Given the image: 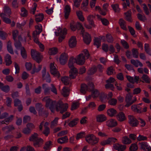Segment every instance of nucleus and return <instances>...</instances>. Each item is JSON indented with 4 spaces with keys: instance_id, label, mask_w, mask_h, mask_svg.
Returning <instances> with one entry per match:
<instances>
[{
    "instance_id": "obj_56",
    "label": "nucleus",
    "mask_w": 151,
    "mask_h": 151,
    "mask_svg": "<svg viewBox=\"0 0 151 151\" xmlns=\"http://www.w3.org/2000/svg\"><path fill=\"white\" fill-rule=\"evenodd\" d=\"M120 42L122 45L125 49H127L129 48V44L126 41L122 40H121Z\"/></svg>"
},
{
    "instance_id": "obj_62",
    "label": "nucleus",
    "mask_w": 151,
    "mask_h": 151,
    "mask_svg": "<svg viewBox=\"0 0 151 151\" xmlns=\"http://www.w3.org/2000/svg\"><path fill=\"white\" fill-rule=\"evenodd\" d=\"M137 17L139 20L143 22L146 20V18L145 16L144 15H142L140 14H137Z\"/></svg>"
},
{
    "instance_id": "obj_47",
    "label": "nucleus",
    "mask_w": 151,
    "mask_h": 151,
    "mask_svg": "<svg viewBox=\"0 0 151 151\" xmlns=\"http://www.w3.org/2000/svg\"><path fill=\"white\" fill-rule=\"evenodd\" d=\"M21 54L23 58L25 59L27 57L26 50L24 47H21L20 48Z\"/></svg>"
},
{
    "instance_id": "obj_59",
    "label": "nucleus",
    "mask_w": 151,
    "mask_h": 151,
    "mask_svg": "<svg viewBox=\"0 0 151 151\" xmlns=\"http://www.w3.org/2000/svg\"><path fill=\"white\" fill-rule=\"evenodd\" d=\"M147 139V137L146 136L141 134H139L138 137H137V139L139 141L146 140Z\"/></svg>"
},
{
    "instance_id": "obj_31",
    "label": "nucleus",
    "mask_w": 151,
    "mask_h": 151,
    "mask_svg": "<svg viewBox=\"0 0 151 151\" xmlns=\"http://www.w3.org/2000/svg\"><path fill=\"white\" fill-rule=\"evenodd\" d=\"M33 39L34 41L38 45L40 48V50L42 52L44 50V46L42 43H41L39 41L38 38H35Z\"/></svg>"
},
{
    "instance_id": "obj_53",
    "label": "nucleus",
    "mask_w": 151,
    "mask_h": 151,
    "mask_svg": "<svg viewBox=\"0 0 151 151\" xmlns=\"http://www.w3.org/2000/svg\"><path fill=\"white\" fill-rule=\"evenodd\" d=\"M78 119H75L70 121L68 124L69 126L70 127H73L77 124L78 121Z\"/></svg>"
},
{
    "instance_id": "obj_29",
    "label": "nucleus",
    "mask_w": 151,
    "mask_h": 151,
    "mask_svg": "<svg viewBox=\"0 0 151 151\" xmlns=\"http://www.w3.org/2000/svg\"><path fill=\"white\" fill-rule=\"evenodd\" d=\"M35 21L37 23L41 22L43 19L44 15L43 14L39 13L37 15H35Z\"/></svg>"
},
{
    "instance_id": "obj_18",
    "label": "nucleus",
    "mask_w": 151,
    "mask_h": 151,
    "mask_svg": "<svg viewBox=\"0 0 151 151\" xmlns=\"http://www.w3.org/2000/svg\"><path fill=\"white\" fill-rule=\"evenodd\" d=\"M42 88L44 90V93L45 95H50V88L46 83L42 85Z\"/></svg>"
},
{
    "instance_id": "obj_19",
    "label": "nucleus",
    "mask_w": 151,
    "mask_h": 151,
    "mask_svg": "<svg viewBox=\"0 0 151 151\" xmlns=\"http://www.w3.org/2000/svg\"><path fill=\"white\" fill-rule=\"evenodd\" d=\"M83 40L85 43L87 44H89L91 41V38L90 35L87 33H86L83 35Z\"/></svg>"
},
{
    "instance_id": "obj_3",
    "label": "nucleus",
    "mask_w": 151,
    "mask_h": 151,
    "mask_svg": "<svg viewBox=\"0 0 151 151\" xmlns=\"http://www.w3.org/2000/svg\"><path fill=\"white\" fill-rule=\"evenodd\" d=\"M42 105L40 103L36 104L35 107L36 109H38L39 115L40 116H45L47 117L48 114V111L42 107Z\"/></svg>"
},
{
    "instance_id": "obj_51",
    "label": "nucleus",
    "mask_w": 151,
    "mask_h": 151,
    "mask_svg": "<svg viewBox=\"0 0 151 151\" xmlns=\"http://www.w3.org/2000/svg\"><path fill=\"white\" fill-rule=\"evenodd\" d=\"M107 41L110 43H112L114 41L113 38L110 34H107L106 36Z\"/></svg>"
},
{
    "instance_id": "obj_64",
    "label": "nucleus",
    "mask_w": 151,
    "mask_h": 151,
    "mask_svg": "<svg viewBox=\"0 0 151 151\" xmlns=\"http://www.w3.org/2000/svg\"><path fill=\"white\" fill-rule=\"evenodd\" d=\"M45 129L43 132V133L44 134L45 136H47L50 133V129L47 126H45Z\"/></svg>"
},
{
    "instance_id": "obj_41",
    "label": "nucleus",
    "mask_w": 151,
    "mask_h": 151,
    "mask_svg": "<svg viewBox=\"0 0 151 151\" xmlns=\"http://www.w3.org/2000/svg\"><path fill=\"white\" fill-rule=\"evenodd\" d=\"M101 41L100 38L95 37L94 40V45L98 48L101 45Z\"/></svg>"
},
{
    "instance_id": "obj_37",
    "label": "nucleus",
    "mask_w": 151,
    "mask_h": 151,
    "mask_svg": "<svg viewBox=\"0 0 151 151\" xmlns=\"http://www.w3.org/2000/svg\"><path fill=\"white\" fill-rule=\"evenodd\" d=\"M97 70V68L96 66H93L88 70V73L89 75H91L94 74Z\"/></svg>"
},
{
    "instance_id": "obj_58",
    "label": "nucleus",
    "mask_w": 151,
    "mask_h": 151,
    "mask_svg": "<svg viewBox=\"0 0 151 151\" xmlns=\"http://www.w3.org/2000/svg\"><path fill=\"white\" fill-rule=\"evenodd\" d=\"M142 78L146 83H150V79L147 75H143Z\"/></svg>"
},
{
    "instance_id": "obj_7",
    "label": "nucleus",
    "mask_w": 151,
    "mask_h": 151,
    "mask_svg": "<svg viewBox=\"0 0 151 151\" xmlns=\"http://www.w3.org/2000/svg\"><path fill=\"white\" fill-rule=\"evenodd\" d=\"M76 63L79 65H83L85 62L86 58L83 54H80L74 58Z\"/></svg>"
},
{
    "instance_id": "obj_11",
    "label": "nucleus",
    "mask_w": 151,
    "mask_h": 151,
    "mask_svg": "<svg viewBox=\"0 0 151 151\" xmlns=\"http://www.w3.org/2000/svg\"><path fill=\"white\" fill-rule=\"evenodd\" d=\"M56 66L54 63H51L50 65V72L52 74L59 76L60 74L56 69Z\"/></svg>"
},
{
    "instance_id": "obj_8",
    "label": "nucleus",
    "mask_w": 151,
    "mask_h": 151,
    "mask_svg": "<svg viewBox=\"0 0 151 151\" xmlns=\"http://www.w3.org/2000/svg\"><path fill=\"white\" fill-rule=\"evenodd\" d=\"M42 78L43 80H45L47 82L50 83L51 80L50 75L48 72H46L45 67L43 68L42 72Z\"/></svg>"
},
{
    "instance_id": "obj_23",
    "label": "nucleus",
    "mask_w": 151,
    "mask_h": 151,
    "mask_svg": "<svg viewBox=\"0 0 151 151\" xmlns=\"http://www.w3.org/2000/svg\"><path fill=\"white\" fill-rule=\"evenodd\" d=\"M96 121L99 122H102L106 120V117L104 114H99L96 116Z\"/></svg>"
},
{
    "instance_id": "obj_16",
    "label": "nucleus",
    "mask_w": 151,
    "mask_h": 151,
    "mask_svg": "<svg viewBox=\"0 0 151 151\" xmlns=\"http://www.w3.org/2000/svg\"><path fill=\"white\" fill-rule=\"evenodd\" d=\"M131 109L134 112L137 113H142V108L138 105L134 104L131 106Z\"/></svg>"
},
{
    "instance_id": "obj_20",
    "label": "nucleus",
    "mask_w": 151,
    "mask_h": 151,
    "mask_svg": "<svg viewBox=\"0 0 151 151\" xmlns=\"http://www.w3.org/2000/svg\"><path fill=\"white\" fill-rule=\"evenodd\" d=\"M43 140L42 139L39 138L34 142L33 145L36 147H40L43 144Z\"/></svg>"
},
{
    "instance_id": "obj_48",
    "label": "nucleus",
    "mask_w": 151,
    "mask_h": 151,
    "mask_svg": "<svg viewBox=\"0 0 151 151\" xmlns=\"http://www.w3.org/2000/svg\"><path fill=\"white\" fill-rule=\"evenodd\" d=\"M132 51L133 57L135 58H137L139 55L138 50L137 49L133 48L132 49Z\"/></svg>"
},
{
    "instance_id": "obj_49",
    "label": "nucleus",
    "mask_w": 151,
    "mask_h": 151,
    "mask_svg": "<svg viewBox=\"0 0 151 151\" xmlns=\"http://www.w3.org/2000/svg\"><path fill=\"white\" fill-rule=\"evenodd\" d=\"M58 52L57 49L56 47H54L50 48L48 52L50 55H55Z\"/></svg>"
},
{
    "instance_id": "obj_9",
    "label": "nucleus",
    "mask_w": 151,
    "mask_h": 151,
    "mask_svg": "<svg viewBox=\"0 0 151 151\" xmlns=\"http://www.w3.org/2000/svg\"><path fill=\"white\" fill-rule=\"evenodd\" d=\"M132 96L130 93H128L126 95L125 100L126 103L125 105V107H128L134 103V101H132Z\"/></svg>"
},
{
    "instance_id": "obj_4",
    "label": "nucleus",
    "mask_w": 151,
    "mask_h": 151,
    "mask_svg": "<svg viewBox=\"0 0 151 151\" xmlns=\"http://www.w3.org/2000/svg\"><path fill=\"white\" fill-rule=\"evenodd\" d=\"M31 55L32 58L37 62L39 63L41 61L42 55L37 51L33 49L31 50Z\"/></svg>"
},
{
    "instance_id": "obj_44",
    "label": "nucleus",
    "mask_w": 151,
    "mask_h": 151,
    "mask_svg": "<svg viewBox=\"0 0 151 151\" xmlns=\"http://www.w3.org/2000/svg\"><path fill=\"white\" fill-rule=\"evenodd\" d=\"M76 13L77 16L79 19L81 21H84V18L82 12L81 11H77Z\"/></svg>"
},
{
    "instance_id": "obj_57",
    "label": "nucleus",
    "mask_w": 151,
    "mask_h": 151,
    "mask_svg": "<svg viewBox=\"0 0 151 151\" xmlns=\"http://www.w3.org/2000/svg\"><path fill=\"white\" fill-rule=\"evenodd\" d=\"M138 149V147L136 143H133L131 145L129 149L131 151H135Z\"/></svg>"
},
{
    "instance_id": "obj_32",
    "label": "nucleus",
    "mask_w": 151,
    "mask_h": 151,
    "mask_svg": "<svg viewBox=\"0 0 151 151\" xmlns=\"http://www.w3.org/2000/svg\"><path fill=\"white\" fill-rule=\"evenodd\" d=\"M70 78L66 76H64L61 79V81L65 85H68L70 84Z\"/></svg>"
},
{
    "instance_id": "obj_12",
    "label": "nucleus",
    "mask_w": 151,
    "mask_h": 151,
    "mask_svg": "<svg viewBox=\"0 0 151 151\" xmlns=\"http://www.w3.org/2000/svg\"><path fill=\"white\" fill-rule=\"evenodd\" d=\"M68 58V56L67 53L65 52L62 53L59 58V61L61 64L65 65L67 62Z\"/></svg>"
},
{
    "instance_id": "obj_54",
    "label": "nucleus",
    "mask_w": 151,
    "mask_h": 151,
    "mask_svg": "<svg viewBox=\"0 0 151 151\" xmlns=\"http://www.w3.org/2000/svg\"><path fill=\"white\" fill-rule=\"evenodd\" d=\"M81 54H83V55L84 56L85 58L86 59H88L90 56V54L88 50L86 49L84 50Z\"/></svg>"
},
{
    "instance_id": "obj_63",
    "label": "nucleus",
    "mask_w": 151,
    "mask_h": 151,
    "mask_svg": "<svg viewBox=\"0 0 151 151\" xmlns=\"http://www.w3.org/2000/svg\"><path fill=\"white\" fill-rule=\"evenodd\" d=\"M14 45L16 48L17 49H20L22 46V44L19 41H17V40L15 41Z\"/></svg>"
},
{
    "instance_id": "obj_6",
    "label": "nucleus",
    "mask_w": 151,
    "mask_h": 151,
    "mask_svg": "<svg viewBox=\"0 0 151 151\" xmlns=\"http://www.w3.org/2000/svg\"><path fill=\"white\" fill-rule=\"evenodd\" d=\"M35 30L33 31L32 33V36L33 38H38L39 35L42 31V26L40 24L35 26Z\"/></svg>"
},
{
    "instance_id": "obj_33",
    "label": "nucleus",
    "mask_w": 151,
    "mask_h": 151,
    "mask_svg": "<svg viewBox=\"0 0 151 151\" xmlns=\"http://www.w3.org/2000/svg\"><path fill=\"white\" fill-rule=\"evenodd\" d=\"M122 142L124 144L129 145L132 142V141L127 137L124 136L122 138Z\"/></svg>"
},
{
    "instance_id": "obj_35",
    "label": "nucleus",
    "mask_w": 151,
    "mask_h": 151,
    "mask_svg": "<svg viewBox=\"0 0 151 151\" xmlns=\"http://www.w3.org/2000/svg\"><path fill=\"white\" fill-rule=\"evenodd\" d=\"M119 23L121 28L124 30H127L126 22L123 19H120L119 21Z\"/></svg>"
},
{
    "instance_id": "obj_28",
    "label": "nucleus",
    "mask_w": 151,
    "mask_h": 151,
    "mask_svg": "<svg viewBox=\"0 0 151 151\" xmlns=\"http://www.w3.org/2000/svg\"><path fill=\"white\" fill-rule=\"evenodd\" d=\"M131 63L135 66L136 67H137L139 66L140 67L143 66L142 64L139 60H135L134 59H132L130 60Z\"/></svg>"
},
{
    "instance_id": "obj_43",
    "label": "nucleus",
    "mask_w": 151,
    "mask_h": 151,
    "mask_svg": "<svg viewBox=\"0 0 151 151\" xmlns=\"http://www.w3.org/2000/svg\"><path fill=\"white\" fill-rule=\"evenodd\" d=\"M76 62L74 58L73 57H71L69 59L68 65L69 68H73V64Z\"/></svg>"
},
{
    "instance_id": "obj_27",
    "label": "nucleus",
    "mask_w": 151,
    "mask_h": 151,
    "mask_svg": "<svg viewBox=\"0 0 151 151\" xmlns=\"http://www.w3.org/2000/svg\"><path fill=\"white\" fill-rule=\"evenodd\" d=\"M4 11L6 15L8 16L9 17H11V10L9 7L7 5H5L4 7Z\"/></svg>"
},
{
    "instance_id": "obj_10",
    "label": "nucleus",
    "mask_w": 151,
    "mask_h": 151,
    "mask_svg": "<svg viewBox=\"0 0 151 151\" xmlns=\"http://www.w3.org/2000/svg\"><path fill=\"white\" fill-rule=\"evenodd\" d=\"M15 127L12 124L6 126L2 128V130L6 134H9L15 129Z\"/></svg>"
},
{
    "instance_id": "obj_42",
    "label": "nucleus",
    "mask_w": 151,
    "mask_h": 151,
    "mask_svg": "<svg viewBox=\"0 0 151 151\" xmlns=\"http://www.w3.org/2000/svg\"><path fill=\"white\" fill-rule=\"evenodd\" d=\"M99 99L101 101L105 102L108 100L106 95L104 93H101L99 97Z\"/></svg>"
},
{
    "instance_id": "obj_2",
    "label": "nucleus",
    "mask_w": 151,
    "mask_h": 151,
    "mask_svg": "<svg viewBox=\"0 0 151 151\" xmlns=\"http://www.w3.org/2000/svg\"><path fill=\"white\" fill-rule=\"evenodd\" d=\"M99 139L96 137L93 134L87 135L85 137V140L89 144L94 145L98 143L99 141Z\"/></svg>"
},
{
    "instance_id": "obj_34",
    "label": "nucleus",
    "mask_w": 151,
    "mask_h": 151,
    "mask_svg": "<svg viewBox=\"0 0 151 151\" xmlns=\"http://www.w3.org/2000/svg\"><path fill=\"white\" fill-rule=\"evenodd\" d=\"M68 139L67 136H65L58 139L57 142L58 143L62 144L67 142H68Z\"/></svg>"
},
{
    "instance_id": "obj_50",
    "label": "nucleus",
    "mask_w": 151,
    "mask_h": 151,
    "mask_svg": "<svg viewBox=\"0 0 151 151\" xmlns=\"http://www.w3.org/2000/svg\"><path fill=\"white\" fill-rule=\"evenodd\" d=\"M41 68L42 65H39L38 66V68H36L35 66V65H34L33 70L31 72V74H34L35 73L38 72L41 70Z\"/></svg>"
},
{
    "instance_id": "obj_61",
    "label": "nucleus",
    "mask_w": 151,
    "mask_h": 151,
    "mask_svg": "<svg viewBox=\"0 0 151 151\" xmlns=\"http://www.w3.org/2000/svg\"><path fill=\"white\" fill-rule=\"evenodd\" d=\"M85 132H81L77 134L76 137V139L78 140L79 139H81L84 137Z\"/></svg>"
},
{
    "instance_id": "obj_46",
    "label": "nucleus",
    "mask_w": 151,
    "mask_h": 151,
    "mask_svg": "<svg viewBox=\"0 0 151 151\" xmlns=\"http://www.w3.org/2000/svg\"><path fill=\"white\" fill-rule=\"evenodd\" d=\"M38 136V134L35 133L30 137L29 140L34 142L39 138Z\"/></svg>"
},
{
    "instance_id": "obj_36",
    "label": "nucleus",
    "mask_w": 151,
    "mask_h": 151,
    "mask_svg": "<svg viewBox=\"0 0 151 151\" xmlns=\"http://www.w3.org/2000/svg\"><path fill=\"white\" fill-rule=\"evenodd\" d=\"M88 88L87 85L85 84H82L81 86L80 91L81 93L85 94L86 93V91H88Z\"/></svg>"
},
{
    "instance_id": "obj_13",
    "label": "nucleus",
    "mask_w": 151,
    "mask_h": 151,
    "mask_svg": "<svg viewBox=\"0 0 151 151\" xmlns=\"http://www.w3.org/2000/svg\"><path fill=\"white\" fill-rule=\"evenodd\" d=\"M113 147L114 149L117 150L118 151H124L126 148V146L125 145L119 143L114 144Z\"/></svg>"
},
{
    "instance_id": "obj_1",
    "label": "nucleus",
    "mask_w": 151,
    "mask_h": 151,
    "mask_svg": "<svg viewBox=\"0 0 151 151\" xmlns=\"http://www.w3.org/2000/svg\"><path fill=\"white\" fill-rule=\"evenodd\" d=\"M42 101L45 102V107L47 108H48L52 113L54 112L55 108L57 111L60 112V113L63 114L67 111L68 108V104H64L61 101L56 102V101H53L49 96L44 97L42 99Z\"/></svg>"
},
{
    "instance_id": "obj_5",
    "label": "nucleus",
    "mask_w": 151,
    "mask_h": 151,
    "mask_svg": "<svg viewBox=\"0 0 151 151\" xmlns=\"http://www.w3.org/2000/svg\"><path fill=\"white\" fill-rule=\"evenodd\" d=\"M128 122L130 125L132 127H136L139 124L138 120L133 115L128 116Z\"/></svg>"
},
{
    "instance_id": "obj_40",
    "label": "nucleus",
    "mask_w": 151,
    "mask_h": 151,
    "mask_svg": "<svg viewBox=\"0 0 151 151\" xmlns=\"http://www.w3.org/2000/svg\"><path fill=\"white\" fill-rule=\"evenodd\" d=\"M111 7L115 12L119 13L120 12V9L119 8L118 4H113L111 5Z\"/></svg>"
},
{
    "instance_id": "obj_38",
    "label": "nucleus",
    "mask_w": 151,
    "mask_h": 151,
    "mask_svg": "<svg viewBox=\"0 0 151 151\" xmlns=\"http://www.w3.org/2000/svg\"><path fill=\"white\" fill-rule=\"evenodd\" d=\"M95 18V16L93 15H89L87 17V20L89 24L94 25V23L93 19Z\"/></svg>"
},
{
    "instance_id": "obj_14",
    "label": "nucleus",
    "mask_w": 151,
    "mask_h": 151,
    "mask_svg": "<svg viewBox=\"0 0 151 151\" xmlns=\"http://www.w3.org/2000/svg\"><path fill=\"white\" fill-rule=\"evenodd\" d=\"M139 144L140 145V148L145 151H150L151 150V147L149 146L147 143L145 142H143L139 143Z\"/></svg>"
},
{
    "instance_id": "obj_17",
    "label": "nucleus",
    "mask_w": 151,
    "mask_h": 151,
    "mask_svg": "<svg viewBox=\"0 0 151 151\" xmlns=\"http://www.w3.org/2000/svg\"><path fill=\"white\" fill-rule=\"evenodd\" d=\"M77 41L75 36L72 37L69 40V46L71 48L75 47L76 45Z\"/></svg>"
},
{
    "instance_id": "obj_52",
    "label": "nucleus",
    "mask_w": 151,
    "mask_h": 151,
    "mask_svg": "<svg viewBox=\"0 0 151 151\" xmlns=\"http://www.w3.org/2000/svg\"><path fill=\"white\" fill-rule=\"evenodd\" d=\"M21 11V13L20 15L22 17H25L27 16V11L25 8L24 7L22 8Z\"/></svg>"
},
{
    "instance_id": "obj_60",
    "label": "nucleus",
    "mask_w": 151,
    "mask_h": 151,
    "mask_svg": "<svg viewBox=\"0 0 151 151\" xmlns=\"http://www.w3.org/2000/svg\"><path fill=\"white\" fill-rule=\"evenodd\" d=\"M7 36V35L5 32L3 31H0V38L1 39L4 40L6 39Z\"/></svg>"
},
{
    "instance_id": "obj_55",
    "label": "nucleus",
    "mask_w": 151,
    "mask_h": 151,
    "mask_svg": "<svg viewBox=\"0 0 151 151\" xmlns=\"http://www.w3.org/2000/svg\"><path fill=\"white\" fill-rule=\"evenodd\" d=\"M117 101L116 99L111 98L108 101V103L111 105L115 106L116 104Z\"/></svg>"
},
{
    "instance_id": "obj_45",
    "label": "nucleus",
    "mask_w": 151,
    "mask_h": 151,
    "mask_svg": "<svg viewBox=\"0 0 151 151\" xmlns=\"http://www.w3.org/2000/svg\"><path fill=\"white\" fill-rule=\"evenodd\" d=\"M92 92V97L95 99L98 97L99 94V93L98 91L96 89H94L91 91Z\"/></svg>"
},
{
    "instance_id": "obj_24",
    "label": "nucleus",
    "mask_w": 151,
    "mask_h": 151,
    "mask_svg": "<svg viewBox=\"0 0 151 151\" xmlns=\"http://www.w3.org/2000/svg\"><path fill=\"white\" fill-rule=\"evenodd\" d=\"M70 89L67 87H64L62 89L61 93L65 97L68 96L69 95Z\"/></svg>"
},
{
    "instance_id": "obj_21",
    "label": "nucleus",
    "mask_w": 151,
    "mask_h": 151,
    "mask_svg": "<svg viewBox=\"0 0 151 151\" xmlns=\"http://www.w3.org/2000/svg\"><path fill=\"white\" fill-rule=\"evenodd\" d=\"M70 8L68 5H66L64 8V17L65 19H67L70 12Z\"/></svg>"
},
{
    "instance_id": "obj_26",
    "label": "nucleus",
    "mask_w": 151,
    "mask_h": 151,
    "mask_svg": "<svg viewBox=\"0 0 151 151\" xmlns=\"http://www.w3.org/2000/svg\"><path fill=\"white\" fill-rule=\"evenodd\" d=\"M11 59V56L9 54H6L5 57V61L6 66H9L12 63V62Z\"/></svg>"
},
{
    "instance_id": "obj_25",
    "label": "nucleus",
    "mask_w": 151,
    "mask_h": 151,
    "mask_svg": "<svg viewBox=\"0 0 151 151\" xmlns=\"http://www.w3.org/2000/svg\"><path fill=\"white\" fill-rule=\"evenodd\" d=\"M124 14L125 15V19L129 22H132V19L131 17L132 12L131 10H129Z\"/></svg>"
},
{
    "instance_id": "obj_30",
    "label": "nucleus",
    "mask_w": 151,
    "mask_h": 151,
    "mask_svg": "<svg viewBox=\"0 0 151 151\" xmlns=\"http://www.w3.org/2000/svg\"><path fill=\"white\" fill-rule=\"evenodd\" d=\"M107 113L109 116L111 117H112L116 114V111L114 109L111 108L107 110Z\"/></svg>"
},
{
    "instance_id": "obj_22",
    "label": "nucleus",
    "mask_w": 151,
    "mask_h": 151,
    "mask_svg": "<svg viewBox=\"0 0 151 151\" xmlns=\"http://www.w3.org/2000/svg\"><path fill=\"white\" fill-rule=\"evenodd\" d=\"M116 116L117 119L120 122H123L126 119L125 114L123 112H119Z\"/></svg>"
},
{
    "instance_id": "obj_15",
    "label": "nucleus",
    "mask_w": 151,
    "mask_h": 151,
    "mask_svg": "<svg viewBox=\"0 0 151 151\" xmlns=\"http://www.w3.org/2000/svg\"><path fill=\"white\" fill-rule=\"evenodd\" d=\"M106 125L109 127H114L117 125L116 121L113 119H111L106 122Z\"/></svg>"
},
{
    "instance_id": "obj_39",
    "label": "nucleus",
    "mask_w": 151,
    "mask_h": 151,
    "mask_svg": "<svg viewBox=\"0 0 151 151\" xmlns=\"http://www.w3.org/2000/svg\"><path fill=\"white\" fill-rule=\"evenodd\" d=\"M12 42L10 41H9L7 43V48L8 52L11 54H14L13 49L12 47Z\"/></svg>"
}]
</instances>
